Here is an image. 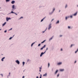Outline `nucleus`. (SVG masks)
<instances>
[{
    "mask_svg": "<svg viewBox=\"0 0 78 78\" xmlns=\"http://www.w3.org/2000/svg\"><path fill=\"white\" fill-rule=\"evenodd\" d=\"M12 11L10 13H9V14H14L15 15L17 16V14L15 12H13L16 8H15V5H13L12 7Z\"/></svg>",
    "mask_w": 78,
    "mask_h": 78,
    "instance_id": "obj_1",
    "label": "nucleus"
},
{
    "mask_svg": "<svg viewBox=\"0 0 78 78\" xmlns=\"http://www.w3.org/2000/svg\"><path fill=\"white\" fill-rule=\"evenodd\" d=\"M11 18H10V17L8 18V17H6V22L8 21V20H11Z\"/></svg>",
    "mask_w": 78,
    "mask_h": 78,
    "instance_id": "obj_2",
    "label": "nucleus"
},
{
    "mask_svg": "<svg viewBox=\"0 0 78 78\" xmlns=\"http://www.w3.org/2000/svg\"><path fill=\"white\" fill-rule=\"evenodd\" d=\"M15 62H16V63H17L18 64H20V62H19V61L17 60Z\"/></svg>",
    "mask_w": 78,
    "mask_h": 78,
    "instance_id": "obj_3",
    "label": "nucleus"
},
{
    "mask_svg": "<svg viewBox=\"0 0 78 78\" xmlns=\"http://www.w3.org/2000/svg\"><path fill=\"white\" fill-rule=\"evenodd\" d=\"M45 54V52H42L41 53V54L40 55V57H42V55H43V54Z\"/></svg>",
    "mask_w": 78,
    "mask_h": 78,
    "instance_id": "obj_4",
    "label": "nucleus"
},
{
    "mask_svg": "<svg viewBox=\"0 0 78 78\" xmlns=\"http://www.w3.org/2000/svg\"><path fill=\"white\" fill-rule=\"evenodd\" d=\"M12 4H14L15 3V1H12L11 2Z\"/></svg>",
    "mask_w": 78,
    "mask_h": 78,
    "instance_id": "obj_5",
    "label": "nucleus"
},
{
    "mask_svg": "<svg viewBox=\"0 0 78 78\" xmlns=\"http://www.w3.org/2000/svg\"><path fill=\"white\" fill-rule=\"evenodd\" d=\"M6 22H5L3 24H2V27H4V26L5 25H6Z\"/></svg>",
    "mask_w": 78,
    "mask_h": 78,
    "instance_id": "obj_6",
    "label": "nucleus"
},
{
    "mask_svg": "<svg viewBox=\"0 0 78 78\" xmlns=\"http://www.w3.org/2000/svg\"><path fill=\"white\" fill-rule=\"evenodd\" d=\"M45 18H46V17H44V18H43L42 20H41V22H42L43 21V20H44V19H45Z\"/></svg>",
    "mask_w": 78,
    "mask_h": 78,
    "instance_id": "obj_7",
    "label": "nucleus"
},
{
    "mask_svg": "<svg viewBox=\"0 0 78 78\" xmlns=\"http://www.w3.org/2000/svg\"><path fill=\"white\" fill-rule=\"evenodd\" d=\"M35 43H36L35 42H34L32 43L31 44V47H33V45H34V44H35Z\"/></svg>",
    "mask_w": 78,
    "mask_h": 78,
    "instance_id": "obj_8",
    "label": "nucleus"
},
{
    "mask_svg": "<svg viewBox=\"0 0 78 78\" xmlns=\"http://www.w3.org/2000/svg\"><path fill=\"white\" fill-rule=\"evenodd\" d=\"M58 65H61V64H62V62H58L57 63Z\"/></svg>",
    "mask_w": 78,
    "mask_h": 78,
    "instance_id": "obj_9",
    "label": "nucleus"
},
{
    "mask_svg": "<svg viewBox=\"0 0 78 78\" xmlns=\"http://www.w3.org/2000/svg\"><path fill=\"white\" fill-rule=\"evenodd\" d=\"M5 57H3V58H2V59H1V61H4V59H5Z\"/></svg>",
    "mask_w": 78,
    "mask_h": 78,
    "instance_id": "obj_10",
    "label": "nucleus"
},
{
    "mask_svg": "<svg viewBox=\"0 0 78 78\" xmlns=\"http://www.w3.org/2000/svg\"><path fill=\"white\" fill-rule=\"evenodd\" d=\"M47 27L46 28V29L44 31H42V33H44L46 31V30H47Z\"/></svg>",
    "mask_w": 78,
    "mask_h": 78,
    "instance_id": "obj_11",
    "label": "nucleus"
},
{
    "mask_svg": "<svg viewBox=\"0 0 78 78\" xmlns=\"http://www.w3.org/2000/svg\"><path fill=\"white\" fill-rule=\"evenodd\" d=\"M47 74L46 73L44 74L43 75V76H47Z\"/></svg>",
    "mask_w": 78,
    "mask_h": 78,
    "instance_id": "obj_12",
    "label": "nucleus"
},
{
    "mask_svg": "<svg viewBox=\"0 0 78 78\" xmlns=\"http://www.w3.org/2000/svg\"><path fill=\"white\" fill-rule=\"evenodd\" d=\"M45 41H46V40H44L43 42H41V44H43V43H44Z\"/></svg>",
    "mask_w": 78,
    "mask_h": 78,
    "instance_id": "obj_13",
    "label": "nucleus"
},
{
    "mask_svg": "<svg viewBox=\"0 0 78 78\" xmlns=\"http://www.w3.org/2000/svg\"><path fill=\"white\" fill-rule=\"evenodd\" d=\"M64 69H60V71H61V72H62V71H64Z\"/></svg>",
    "mask_w": 78,
    "mask_h": 78,
    "instance_id": "obj_14",
    "label": "nucleus"
},
{
    "mask_svg": "<svg viewBox=\"0 0 78 78\" xmlns=\"http://www.w3.org/2000/svg\"><path fill=\"white\" fill-rule=\"evenodd\" d=\"M58 70H57L56 71V72H55V75H56V73H58Z\"/></svg>",
    "mask_w": 78,
    "mask_h": 78,
    "instance_id": "obj_15",
    "label": "nucleus"
},
{
    "mask_svg": "<svg viewBox=\"0 0 78 78\" xmlns=\"http://www.w3.org/2000/svg\"><path fill=\"white\" fill-rule=\"evenodd\" d=\"M77 13H78L77 12H76V13H75L74 15V16H76V14H77Z\"/></svg>",
    "mask_w": 78,
    "mask_h": 78,
    "instance_id": "obj_16",
    "label": "nucleus"
},
{
    "mask_svg": "<svg viewBox=\"0 0 78 78\" xmlns=\"http://www.w3.org/2000/svg\"><path fill=\"white\" fill-rule=\"evenodd\" d=\"M25 62H23V66H24V65H25Z\"/></svg>",
    "mask_w": 78,
    "mask_h": 78,
    "instance_id": "obj_17",
    "label": "nucleus"
},
{
    "mask_svg": "<svg viewBox=\"0 0 78 78\" xmlns=\"http://www.w3.org/2000/svg\"><path fill=\"white\" fill-rule=\"evenodd\" d=\"M23 17L22 16L19 19V20L21 19H23Z\"/></svg>",
    "mask_w": 78,
    "mask_h": 78,
    "instance_id": "obj_18",
    "label": "nucleus"
},
{
    "mask_svg": "<svg viewBox=\"0 0 78 78\" xmlns=\"http://www.w3.org/2000/svg\"><path fill=\"white\" fill-rule=\"evenodd\" d=\"M6 2H9V1H10V0H5Z\"/></svg>",
    "mask_w": 78,
    "mask_h": 78,
    "instance_id": "obj_19",
    "label": "nucleus"
},
{
    "mask_svg": "<svg viewBox=\"0 0 78 78\" xmlns=\"http://www.w3.org/2000/svg\"><path fill=\"white\" fill-rule=\"evenodd\" d=\"M51 28V25H50L49 26V29H50Z\"/></svg>",
    "mask_w": 78,
    "mask_h": 78,
    "instance_id": "obj_20",
    "label": "nucleus"
},
{
    "mask_svg": "<svg viewBox=\"0 0 78 78\" xmlns=\"http://www.w3.org/2000/svg\"><path fill=\"white\" fill-rule=\"evenodd\" d=\"M46 46V45H44V46L42 47V48H45V46Z\"/></svg>",
    "mask_w": 78,
    "mask_h": 78,
    "instance_id": "obj_21",
    "label": "nucleus"
},
{
    "mask_svg": "<svg viewBox=\"0 0 78 78\" xmlns=\"http://www.w3.org/2000/svg\"><path fill=\"white\" fill-rule=\"evenodd\" d=\"M0 75H1L2 77H3V74H1Z\"/></svg>",
    "mask_w": 78,
    "mask_h": 78,
    "instance_id": "obj_22",
    "label": "nucleus"
},
{
    "mask_svg": "<svg viewBox=\"0 0 78 78\" xmlns=\"http://www.w3.org/2000/svg\"><path fill=\"white\" fill-rule=\"evenodd\" d=\"M55 8H53V12H54L55 11Z\"/></svg>",
    "mask_w": 78,
    "mask_h": 78,
    "instance_id": "obj_23",
    "label": "nucleus"
},
{
    "mask_svg": "<svg viewBox=\"0 0 78 78\" xmlns=\"http://www.w3.org/2000/svg\"><path fill=\"white\" fill-rule=\"evenodd\" d=\"M59 23V21H58L56 23Z\"/></svg>",
    "mask_w": 78,
    "mask_h": 78,
    "instance_id": "obj_24",
    "label": "nucleus"
},
{
    "mask_svg": "<svg viewBox=\"0 0 78 78\" xmlns=\"http://www.w3.org/2000/svg\"><path fill=\"white\" fill-rule=\"evenodd\" d=\"M12 30V28H11L10 29L8 30V31H10L11 30Z\"/></svg>",
    "mask_w": 78,
    "mask_h": 78,
    "instance_id": "obj_25",
    "label": "nucleus"
},
{
    "mask_svg": "<svg viewBox=\"0 0 78 78\" xmlns=\"http://www.w3.org/2000/svg\"><path fill=\"white\" fill-rule=\"evenodd\" d=\"M12 37H10L9 38V40H11V39H12Z\"/></svg>",
    "mask_w": 78,
    "mask_h": 78,
    "instance_id": "obj_26",
    "label": "nucleus"
},
{
    "mask_svg": "<svg viewBox=\"0 0 78 78\" xmlns=\"http://www.w3.org/2000/svg\"><path fill=\"white\" fill-rule=\"evenodd\" d=\"M39 68L40 69V70H41L42 69V66H41V68L39 67Z\"/></svg>",
    "mask_w": 78,
    "mask_h": 78,
    "instance_id": "obj_27",
    "label": "nucleus"
},
{
    "mask_svg": "<svg viewBox=\"0 0 78 78\" xmlns=\"http://www.w3.org/2000/svg\"><path fill=\"white\" fill-rule=\"evenodd\" d=\"M42 6H41V5H40L39 6V8H42Z\"/></svg>",
    "mask_w": 78,
    "mask_h": 78,
    "instance_id": "obj_28",
    "label": "nucleus"
},
{
    "mask_svg": "<svg viewBox=\"0 0 78 78\" xmlns=\"http://www.w3.org/2000/svg\"><path fill=\"white\" fill-rule=\"evenodd\" d=\"M41 46V44H38V47H39V46Z\"/></svg>",
    "mask_w": 78,
    "mask_h": 78,
    "instance_id": "obj_29",
    "label": "nucleus"
},
{
    "mask_svg": "<svg viewBox=\"0 0 78 78\" xmlns=\"http://www.w3.org/2000/svg\"><path fill=\"white\" fill-rule=\"evenodd\" d=\"M43 48H44L43 47L42 48H41V49L40 50H43Z\"/></svg>",
    "mask_w": 78,
    "mask_h": 78,
    "instance_id": "obj_30",
    "label": "nucleus"
},
{
    "mask_svg": "<svg viewBox=\"0 0 78 78\" xmlns=\"http://www.w3.org/2000/svg\"><path fill=\"white\" fill-rule=\"evenodd\" d=\"M53 39V37H52L51 38H50L49 39V41L51 40V39Z\"/></svg>",
    "mask_w": 78,
    "mask_h": 78,
    "instance_id": "obj_31",
    "label": "nucleus"
},
{
    "mask_svg": "<svg viewBox=\"0 0 78 78\" xmlns=\"http://www.w3.org/2000/svg\"><path fill=\"white\" fill-rule=\"evenodd\" d=\"M9 76H9V75H8L7 76V78H9Z\"/></svg>",
    "mask_w": 78,
    "mask_h": 78,
    "instance_id": "obj_32",
    "label": "nucleus"
},
{
    "mask_svg": "<svg viewBox=\"0 0 78 78\" xmlns=\"http://www.w3.org/2000/svg\"><path fill=\"white\" fill-rule=\"evenodd\" d=\"M30 59H28L27 60V62H29V61H30Z\"/></svg>",
    "mask_w": 78,
    "mask_h": 78,
    "instance_id": "obj_33",
    "label": "nucleus"
},
{
    "mask_svg": "<svg viewBox=\"0 0 78 78\" xmlns=\"http://www.w3.org/2000/svg\"><path fill=\"white\" fill-rule=\"evenodd\" d=\"M48 48H47L46 49V51H47V50H48Z\"/></svg>",
    "mask_w": 78,
    "mask_h": 78,
    "instance_id": "obj_34",
    "label": "nucleus"
},
{
    "mask_svg": "<svg viewBox=\"0 0 78 78\" xmlns=\"http://www.w3.org/2000/svg\"><path fill=\"white\" fill-rule=\"evenodd\" d=\"M6 32H7V30H5L4 31V33H6Z\"/></svg>",
    "mask_w": 78,
    "mask_h": 78,
    "instance_id": "obj_35",
    "label": "nucleus"
},
{
    "mask_svg": "<svg viewBox=\"0 0 78 78\" xmlns=\"http://www.w3.org/2000/svg\"><path fill=\"white\" fill-rule=\"evenodd\" d=\"M9 75H11V73H9Z\"/></svg>",
    "mask_w": 78,
    "mask_h": 78,
    "instance_id": "obj_36",
    "label": "nucleus"
},
{
    "mask_svg": "<svg viewBox=\"0 0 78 78\" xmlns=\"http://www.w3.org/2000/svg\"><path fill=\"white\" fill-rule=\"evenodd\" d=\"M59 74H58V75H57V77H58V76H59Z\"/></svg>",
    "mask_w": 78,
    "mask_h": 78,
    "instance_id": "obj_37",
    "label": "nucleus"
},
{
    "mask_svg": "<svg viewBox=\"0 0 78 78\" xmlns=\"http://www.w3.org/2000/svg\"><path fill=\"white\" fill-rule=\"evenodd\" d=\"M66 20H67V17H66Z\"/></svg>",
    "mask_w": 78,
    "mask_h": 78,
    "instance_id": "obj_38",
    "label": "nucleus"
},
{
    "mask_svg": "<svg viewBox=\"0 0 78 78\" xmlns=\"http://www.w3.org/2000/svg\"><path fill=\"white\" fill-rule=\"evenodd\" d=\"M62 35H60V37H62Z\"/></svg>",
    "mask_w": 78,
    "mask_h": 78,
    "instance_id": "obj_39",
    "label": "nucleus"
},
{
    "mask_svg": "<svg viewBox=\"0 0 78 78\" xmlns=\"http://www.w3.org/2000/svg\"><path fill=\"white\" fill-rule=\"evenodd\" d=\"M70 17H71V18H72V17H73L72 16H70Z\"/></svg>",
    "mask_w": 78,
    "mask_h": 78,
    "instance_id": "obj_40",
    "label": "nucleus"
},
{
    "mask_svg": "<svg viewBox=\"0 0 78 78\" xmlns=\"http://www.w3.org/2000/svg\"><path fill=\"white\" fill-rule=\"evenodd\" d=\"M68 28H70V27L68 26Z\"/></svg>",
    "mask_w": 78,
    "mask_h": 78,
    "instance_id": "obj_41",
    "label": "nucleus"
},
{
    "mask_svg": "<svg viewBox=\"0 0 78 78\" xmlns=\"http://www.w3.org/2000/svg\"><path fill=\"white\" fill-rule=\"evenodd\" d=\"M67 5H66V8H67Z\"/></svg>",
    "mask_w": 78,
    "mask_h": 78,
    "instance_id": "obj_42",
    "label": "nucleus"
},
{
    "mask_svg": "<svg viewBox=\"0 0 78 78\" xmlns=\"http://www.w3.org/2000/svg\"><path fill=\"white\" fill-rule=\"evenodd\" d=\"M48 67H49V63H48Z\"/></svg>",
    "mask_w": 78,
    "mask_h": 78,
    "instance_id": "obj_43",
    "label": "nucleus"
},
{
    "mask_svg": "<svg viewBox=\"0 0 78 78\" xmlns=\"http://www.w3.org/2000/svg\"><path fill=\"white\" fill-rule=\"evenodd\" d=\"M25 78V76H24L22 77V78Z\"/></svg>",
    "mask_w": 78,
    "mask_h": 78,
    "instance_id": "obj_44",
    "label": "nucleus"
},
{
    "mask_svg": "<svg viewBox=\"0 0 78 78\" xmlns=\"http://www.w3.org/2000/svg\"><path fill=\"white\" fill-rule=\"evenodd\" d=\"M72 46H73V45L71 44V47H72Z\"/></svg>",
    "mask_w": 78,
    "mask_h": 78,
    "instance_id": "obj_45",
    "label": "nucleus"
},
{
    "mask_svg": "<svg viewBox=\"0 0 78 78\" xmlns=\"http://www.w3.org/2000/svg\"><path fill=\"white\" fill-rule=\"evenodd\" d=\"M40 76H41V77H42V74L40 75Z\"/></svg>",
    "mask_w": 78,
    "mask_h": 78,
    "instance_id": "obj_46",
    "label": "nucleus"
},
{
    "mask_svg": "<svg viewBox=\"0 0 78 78\" xmlns=\"http://www.w3.org/2000/svg\"><path fill=\"white\" fill-rule=\"evenodd\" d=\"M36 78H39V77H38V76H37L36 77Z\"/></svg>",
    "mask_w": 78,
    "mask_h": 78,
    "instance_id": "obj_47",
    "label": "nucleus"
},
{
    "mask_svg": "<svg viewBox=\"0 0 78 78\" xmlns=\"http://www.w3.org/2000/svg\"><path fill=\"white\" fill-rule=\"evenodd\" d=\"M39 71H40V72H41V69H40Z\"/></svg>",
    "mask_w": 78,
    "mask_h": 78,
    "instance_id": "obj_48",
    "label": "nucleus"
},
{
    "mask_svg": "<svg viewBox=\"0 0 78 78\" xmlns=\"http://www.w3.org/2000/svg\"><path fill=\"white\" fill-rule=\"evenodd\" d=\"M61 51H62V48L61 49Z\"/></svg>",
    "mask_w": 78,
    "mask_h": 78,
    "instance_id": "obj_49",
    "label": "nucleus"
},
{
    "mask_svg": "<svg viewBox=\"0 0 78 78\" xmlns=\"http://www.w3.org/2000/svg\"><path fill=\"white\" fill-rule=\"evenodd\" d=\"M47 51L45 50V51H44V53H45V52H46V51Z\"/></svg>",
    "mask_w": 78,
    "mask_h": 78,
    "instance_id": "obj_50",
    "label": "nucleus"
},
{
    "mask_svg": "<svg viewBox=\"0 0 78 78\" xmlns=\"http://www.w3.org/2000/svg\"><path fill=\"white\" fill-rule=\"evenodd\" d=\"M54 20V19H52L51 21H53Z\"/></svg>",
    "mask_w": 78,
    "mask_h": 78,
    "instance_id": "obj_51",
    "label": "nucleus"
},
{
    "mask_svg": "<svg viewBox=\"0 0 78 78\" xmlns=\"http://www.w3.org/2000/svg\"><path fill=\"white\" fill-rule=\"evenodd\" d=\"M76 61L75 62V63H76Z\"/></svg>",
    "mask_w": 78,
    "mask_h": 78,
    "instance_id": "obj_52",
    "label": "nucleus"
},
{
    "mask_svg": "<svg viewBox=\"0 0 78 78\" xmlns=\"http://www.w3.org/2000/svg\"><path fill=\"white\" fill-rule=\"evenodd\" d=\"M8 75H9V76H11V75H9V74Z\"/></svg>",
    "mask_w": 78,
    "mask_h": 78,
    "instance_id": "obj_53",
    "label": "nucleus"
},
{
    "mask_svg": "<svg viewBox=\"0 0 78 78\" xmlns=\"http://www.w3.org/2000/svg\"><path fill=\"white\" fill-rule=\"evenodd\" d=\"M40 78H42V77L40 76Z\"/></svg>",
    "mask_w": 78,
    "mask_h": 78,
    "instance_id": "obj_54",
    "label": "nucleus"
},
{
    "mask_svg": "<svg viewBox=\"0 0 78 78\" xmlns=\"http://www.w3.org/2000/svg\"><path fill=\"white\" fill-rule=\"evenodd\" d=\"M48 29L49 30V27H48Z\"/></svg>",
    "mask_w": 78,
    "mask_h": 78,
    "instance_id": "obj_55",
    "label": "nucleus"
},
{
    "mask_svg": "<svg viewBox=\"0 0 78 78\" xmlns=\"http://www.w3.org/2000/svg\"><path fill=\"white\" fill-rule=\"evenodd\" d=\"M1 30H2V29H0V31H1Z\"/></svg>",
    "mask_w": 78,
    "mask_h": 78,
    "instance_id": "obj_56",
    "label": "nucleus"
},
{
    "mask_svg": "<svg viewBox=\"0 0 78 78\" xmlns=\"http://www.w3.org/2000/svg\"><path fill=\"white\" fill-rule=\"evenodd\" d=\"M14 35H13V37H14Z\"/></svg>",
    "mask_w": 78,
    "mask_h": 78,
    "instance_id": "obj_57",
    "label": "nucleus"
},
{
    "mask_svg": "<svg viewBox=\"0 0 78 78\" xmlns=\"http://www.w3.org/2000/svg\"><path fill=\"white\" fill-rule=\"evenodd\" d=\"M2 55H3V54H2Z\"/></svg>",
    "mask_w": 78,
    "mask_h": 78,
    "instance_id": "obj_58",
    "label": "nucleus"
},
{
    "mask_svg": "<svg viewBox=\"0 0 78 78\" xmlns=\"http://www.w3.org/2000/svg\"><path fill=\"white\" fill-rule=\"evenodd\" d=\"M53 12H52V13H53Z\"/></svg>",
    "mask_w": 78,
    "mask_h": 78,
    "instance_id": "obj_59",
    "label": "nucleus"
},
{
    "mask_svg": "<svg viewBox=\"0 0 78 78\" xmlns=\"http://www.w3.org/2000/svg\"><path fill=\"white\" fill-rule=\"evenodd\" d=\"M59 12H60V10L59 11Z\"/></svg>",
    "mask_w": 78,
    "mask_h": 78,
    "instance_id": "obj_60",
    "label": "nucleus"
},
{
    "mask_svg": "<svg viewBox=\"0 0 78 78\" xmlns=\"http://www.w3.org/2000/svg\"><path fill=\"white\" fill-rule=\"evenodd\" d=\"M50 14H51V13H50Z\"/></svg>",
    "mask_w": 78,
    "mask_h": 78,
    "instance_id": "obj_61",
    "label": "nucleus"
},
{
    "mask_svg": "<svg viewBox=\"0 0 78 78\" xmlns=\"http://www.w3.org/2000/svg\"><path fill=\"white\" fill-rule=\"evenodd\" d=\"M0 8H1L0 7Z\"/></svg>",
    "mask_w": 78,
    "mask_h": 78,
    "instance_id": "obj_62",
    "label": "nucleus"
},
{
    "mask_svg": "<svg viewBox=\"0 0 78 78\" xmlns=\"http://www.w3.org/2000/svg\"><path fill=\"white\" fill-rule=\"evenodd\" d=\"M77 6L78 7V5H77Z\"/></svg>",
    "mask_w": 78,
    "mask_h": 78,
    "instance_id": "obj_63",
    "label": "nucleus"
}]
</instances>
